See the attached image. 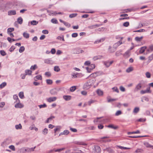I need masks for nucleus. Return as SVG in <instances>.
<instances>
[{
  "mask_svg": "<svg viewBox=\"0 0 153 153\" xmlns=\"http://www.w3.org/2000/svg\"><path fill=\"white\" fill-rule=\"evenodd\" d=\"M77 14L76 13H73L70 14L69 16V17L70 18H73L76 17L77 15Z\"/></svg>",
  "mask_w": 153,
  "mask_h": 153,
  "instance_id": "nucleus-46",
  "label": "nucleus"
},
{
  "mask_svg": "<svg viewBox=\"0 0 153 153\" xmlns=\"http://www.w3.org/2000/svg\"><path fill=\"white\" fill-rule=\"evenodd\" d=\"M104 40V39H100V40H97L96 41H95L94 42V43L95 44L98 43L99 42H102Z\"/></svg>",
  "mask_w": 153,
  "mask_h": 153,
  "instance_id": "nucleus-47",
  "label": "nucleus"
},
{
  "mask_svg": "<svg viewBox=\"0 0 153 153\" xmlns=\"http://www.w3.org/2000/svg\"><path fill=\"white\" fill-rule=\"evenodd\" d=\"M38 23V22L35 20H33L31 22V24L33 25H36Z\"/></svg>",
  "mask_w": 153,
  "mask_h": 153,
  "instance_id": "nucleus-42",
  "label": "nucleus"
},
{
  "mask_svg": "<svg viewBox=\"0 0 153 153\" xmlns=\"http://www.w3.org/2000/svg\"><path fill=\"white\" fill-rule=\"evenodd\" d=\"M108 128H113L115 129H117L118 128V126H114L113 125H109L108 126Z\"/></svg>",
  "mask_w": 153,
  "mask_h": 153,
  "instance_id": "nucleus-24",
  "label": "nucleus"
},
{
  "mask_svg": "<svg viewBox=\"0 0 153 153\" xmlns=\"http://www.w3.org/2000/svg\"><path fill=\"white\" fill-rule=\"evenodd\" d=\"M78 73H77L76 74L74 73L72 74V78H76L77 77V75L78 74Z\"/></svg>",
  "mask_w": 153,
  "mask_h": 153,
  "instance_id": "nucleus-54",
  "label": "nucleus"
},
{
  "mask_svg": "<svg viewBox=\"0 0 153 153\" xmlns=\"http://www.w3.org/2000/svg\"><path fill=\"white\" fill-rule=\"evenodd\" d=\"M147 51H148L152 52L153 51V45H150L149 48L147 49Z\"/></svg>",
  "mask_w": 153,
  "mask_h": 153,
  "instance_id": "nucleus-23",
  "label": "nucleus"
},
{
  "mask_svg": "<svg viewBox=\"0 0 153 153\" xmlns=\"http://www.w3.org/2000/svg\"><path fill=\"white\" fill-rule=\"evenodd\" d=\"M70 129L71 131L73 132H76L77 131L76 129L75 128H70Z\"/></svg>",
  "mask_w": 153,
  "mask_h": 153,
  "instance_id": "nucleus-63",
  "label": "nucleus"
},
{
  "mask_svg": "<svg viewBox=\"0 0 153 153\" xmlns=\"http://www.w3.org/2000/svg\"><path fill=\"white\" fill-rule=\"evenodd\" d=\"M130 55V50H128L123 54V56L125 58H128Z\"/></svg>",
  "mask_w": 153,
  "mask_h": 153,
  "instance_id": "nucleus-9",
  "label": "nucleus"
},
{
  "mask_svg": "<svg viewBox=\"0 0 153 153\" xmlns=\"http://www.w3.org/2000/svg\"><path fill=\"white\" fill-rule=\"evenodd\" d=\"M17 103L15 105V107L16 108H21L24 107V105L20 102H17Z\"/></svg>",
  "mask_w": 153,
  "mask_h": 153,
  "instance_id": "nucleus-6",
  "label": "nucleus"
},
{
  "mask_svg": "<svg viewBox=\"0 0 153 153\" xmlns=\"http://www.w3.org/2000/svg\"><path fill=\"white\" fill-rule=\"evenodd\" d=\"M13 98L14 100H15L16 102H20V100L18 98V96L16 95H14Z\"/></svg>",
  "mask_w": 153,
  "mask_h": 153,
  "instance_id": "nucleus-21",
  "label": "nucleus"
},
{
  "mask_svg": "<svg viewBox=\"0 0 153 153\" xmlns=\"http://www.w3.org/2000/svg\"><path fill=\"white\" fill-rule=\"evenodd\" d=\"M69 133V132L68 130H65L63 132L60 133L59 136H60L62 135H67Z\"/></svg>",
  "mask_w": 153,
  "mask_h": 153,
  "instance_id": "nucleus-15",
  "label": "nucleus"
},
{
  "mask_svg": "<svg viewBox=\"0 0 153 153\" xmlns=\"http://www.w3.org/2000/svg\"><path fill=\"white\" fill-rule=\"evenodd\" d=\"M17 21L19 24H21L22 23L23 19L21 17H20L17 19Z\"/></svg>",
  "mask_w": 153,
  "mask_h": 153,
  "instance_id": "nucleus-26",
  "label": "nucleus"
},
{
  "mask_svg": "<svg viewBox=\"0 0 153 153\" xmlns=\"http://www.w3.org/2000/svg\"><path fill=\"white\" fill-rule=\"evenodd\" d=\"M39 106L40 108H42L46 107L47 106V105L45 104H44L43 105H39Z\"/></svg>",
  "mask_w": 153,
  "mask_h": 153,
  "instance_id": "nucleus-55",
  "label": "nucleus"
},
{
  "mask_svg": "<svg viewBox=\"0 0 153 153\" xmlns=\"http://www.w3.org/2000/svg\"><path fill=\"white\" fill-rule=\"evenodd\" d=\"M54 70L56 72H59L60 71V69L58 66H56L54 67Z\"/></svg>",
  "mask_w": 153,
  "mask_h": 153,
  "instance_id": "nucleus-31",
  "label": "nucleus"
},
{
  "mask_svg": "<svg viewBox=\"0 0 153 153\" xmlns=\"http://www.w3.org/2000/svg\"><path fill=\"white\" fill-rule=\"evenodd\" d=\"M19 97L21 99H23L24 98V95L23 92H20L19 94Z\"/></svg>",
  "mask_w": 153,
  "mask_h": 153,
  "instance_id": "nucleus-36",
  "label": "nucleus"
},
{
  "mask_svg": "<svg viewBox=\"0 0 153 153\" xmlns=\"http://www.w3.org/2000/svg\"><path fill=\"white\" fill-rule=\"evenodd\" d=\"M25 75H29L31 74L32 73V71L29 70H26L25 71Z\"/></svg>",
  "mask_w": 153,
  "mask_h": 153,
  "instance_id": "nucleus-35",
  "label": "nucleus"
},
{
  "mask_svg": "<svg viewBox=\"0 0 153 153\" xmlns=\"http://www.w3.org/2000/svg\"><path fill=\"white\" fill-rule=\"evenodd\" d=\"M63 97L65 100L68 101L71 100V97L70 96L65 95Z\"/></svg>",
  "mask_w": 153,
  "mask_h": 153,
  "instance_id": "nucleus-18",
  "label": "nucleus"
},
{
  "mask_svg": "<svg viewBox=\"0 0 153 153\" xmlns=\"http://www.w3.org/2000/svg\"><path fill=\"white\" fill-rule=\"evenodd\" d=\"M61 127L60 126H58L57 127V128H56L54 129V131L55 134L54 135L55 136L56 134V132L57 131H60L61 129Z\"/></svg>",
  "mask_w": 153,
  "mask_h": 153,
  "instance_id": "nucleus-22",
  "label": "nucleus"
},
{
  "mask_svg": "<svg viewBox=\"0 0 153 153\" xmlns=\"http://www.w3.org/2000/svg\"><path fill=\"white\" fill-rule=\"evenodd\" d=\"M122 44V42L120 41L116 43H115L113 46V47L115 48H116L117 47H118L119 45Z\"/></svg>",
  "mask_w": 153,
  "mask_h": 153,
  "instance_id": "nucleus-13",
  "label": "nucleus"
},
{
  "mask_svg": "<svg viewBox=\"0 0 153 153\" xmlns=\"http://www.w3.org/2000/svg\"><path fill=\"white\" fill-rule=\"evenodd\" d=\"M14 29L13 28H9L7 29V33H10L14 31Z\"/></svg>",
  "mask_w": 153,
  "mask_h": 153,
  "instance_id": "nucleus-40",
  "label": "nucleus"
},
{
  "mask_svg": "<svg viewBox=\"0 0 153 153\" xmlns=\"http://www.w3.org/2000/svg\"><path fill=\"white\" fill-rule=\"evenodd\" d=\"M8 15L10 16L15 15L16 14V12L15 10H11L9 11L8 12Z\"/></svg>",
  "mask_w": 153,
  "mask_h": 153,
  "instance_id": "nucleus-12",
  "label": "nucleus"
},
{
  "mask_svg": "<svg viewBox=\"0 0 153 153\" xmlns=\"http://www.w3.org/2000/svg\"><path fill=\"white\" fill-rule=\"evenodd\" d=\"M64 25L66 26L67 27H70V26H71V25L70 24L68 23V22H65V23H64Z\"/></svg>",
  "mask_w": 153,
  "mask_h": 153,
  "instance_id": "nucleus-58",
  "label": "nucleus"
},
{
  "mask_svg": "<svg viewBox=\"0 0 153 153\" xmlns=\"http://www.w3.org/2000/svg\"><path fill=\"white\" fill-rule=\"evenodd\" d=\"M45 75L48 76H50L51 75V73L49 72H47L45 73Z\"/></svg>",
  "mask_w": 153,
  "mask_h": 153,
  "instance_id": "nucleus-61",
  "label": "nucleus"
},
{
  "mask_svg": "<svg viewBox=\"0 0 153 153\" xmlns=\"http://www.w3.org/2000/svg\"><path fill=\"white\" fill-rule=\"evenodd\" d=\"M45 63L47 64H52L54 62L50 59H47L44 60Z\"/></svg>",
  "mask_w": 153,
  "mask_h": 153,
  "instance_id": "nucleus-8",
  "label": "nucleus"
},
{
  "mask_svg": "<svg viewBox=\"0 0 153 153\" xmlns=\"http://www.w3.org/2000/svg\"><path fill=\"white\" fill-rule=\"evenodd\" d=\"M139 108L138 107H136L134 109L133 112L135 113H137L139 111Z\"/></svg>",
  "mask_w": 153,
  "mask_h": 153,
  "instance_id": "nucleus-27",
  "label": "nucleus"
},
{
  "mask_svg": "<svg viewBox=\"0 0 153 153\" xmlns=\"http://www.w3.org/2000/svg\"><path fill=\"white\" fill-rule=\"evenodd\" d=\"M51 22L54 24H57L58 22L57 20L55 19H53L51 20Z\"/></svg>",
  "mask_w": 153,
  "mask_h": 153,
  "instance_id": "nucleus-48",
  "label": "nucleus"
},
{
  "mask_svg": "<svg viewBox=\"0 0 153 153\" xmlns=\"http://www.w3.org/2000/svg\"><path fill=\"white\" fill-rule=\"evenodd\" d=\"M56 99L57 97H50L47 99V101L49 102H51L56 101Z\"/></svg>",
  "mask_w": 153,
  "mask_h": 153,
  "instance_id": "nucleus-4",
  "label": "nucleus"
},
{
  "mask_svg": "<svg viewBox=\"0 0 153 153\" xmlns=\"http://www.w3.org/2000/svg\"><path fill=\"white\" fill-rule=\"evenodd\" d=\"M95 151L97 153L100 152L101 151V149L100 146H97L95 147Z\"/></svg>",
  "mask_w": 153,
  "mask_h": 153,
  "instance_id": "nucleus-17",
  "label": "nucleus"
},
{
  "mask_svg": "<svg viewBox=\"0 0 153 153\" xmlns=\"http://www.w3.org/2000/svg\"><path fill=\"white\" fill-rule=\"evenodd\" d=\"M42 33L45 34H47L48 33V31L47 30H43L42 31Z\"/></svg>",
  "mask_w": 153,
  "mask_h": 153,
  "instance_id": "nucleus-64",
  "label": "nucleus"
},
{
  "mask_svg": "<svg viewBox=\"0 0 153 153\" xmlns=\"http://www.w3.org/2000/svg\"><path fill=\"white\" fill-rule=\"evenodd\" d=\"M15 128L17 129H21L22 128V126L21 124H20L19 125H16Z\"/></svg>",
  "mask_w": 153,
  "mask_h": 153,
  "instance_id": "nucleus-45",
  "label": "nucleus"
},
{
  "mask_svg": "<svg viewBox=\"0 0 153 153\" xmlns=\"http://www.w3.org/2000/svg\"><path fill=\"white\" fill-rule=\"evenodd\" d=\"M23 36L25 38L28 39L29 37V34L27 33L24 32L23 33Z\"/></svg>",
  "mask_w": 153,
  "mask_h": 153,
  "instance_id": "nucleus-25",
  "label": "nucleus"
},
{
  "mask_svg": "<svg viewBox=\"0 0 153 153\" xmlns=\"http://www.w3.org/2000/svg\"><path fill=\"white\" fill-rule=\"evenodd\" d=\"M94 81L92 79H90L88 80L84 85L83 87L84 88L86 89H89L91 86L94 84Z\"/></svg>",
  "mask_w": 153,
  "mask_h": 153,
  "instance_id": "nucleus-1",
  "label": "nucleus"
},
{
  "mask_svg": "<svg viewBox=\"0 0 153 153\" xmlns=\"http://www.w3.org/2000/svg\"><path fill=\"white\" fill-rule=\"evenodd\" d=\"M76 89V86H73L71 87L70 88V91L71 92L74 91Z\"/></svg>",
  "mask_w": 153,
  "mask_h": 153,
  "instance_id": "nucleus-39",
  "label": "nucleus"
},
{
  "mask_svg": "<svg viewBox=\"0 0 153 153\" xmlns=\"http://www.w3.org/2000/svg\"><path fill=\"white\" fill-rule=\"evenodd\" d=\"M110 96H108L107 97L108 102H111L112 101H116L117 100V99H110Z\"/></svg>",
  "mask_w": 153,
  "mask_h": 153,
  "instance_id": "nucleus-14",
  "label": "nucleus"
},
{
  "mask_svg": "<svg viewBox=\"0 0 153 153\" xmlns=\"http://www.w3.org/2000/svg\"><path fill=\"white\" fill-rule=\"evenodd\" d=\"M97 94L100 96H102L103 94V91L100 89H98L97 91Z\"/></svg>",
  "mask_w": 153,
  "mask_h": 153,
  "instance_id": "nucleus-19",
  "label": "nucleus"
},
{
  "mask_svg": "<svg viewBox=\"0 0 153 153\" xmlns=\"http://www.w3.org/2000/svg\"><path fill=\"white\" fill-rule=\"evenodd\" d=\"M15 47L14 46H12L10 49V52H12L15 49Z\"/></svg>",
  "mask_w": 153,
  "mask_h": 153,
  "instance_id": "nucleus-60",
  "label": "nucleus"
},
{
  "mask_svg": "<svg viewBox=\"0 0 153 153\" xmlns=\"http://www.w3.org/2000/svg\"><path fill=\"white\" fill-rule=\"evenodd\" d=\"M146 48L147 47L146 46L141 47L139 51V53L141 54L143 53L145 51Z\"/></svg>",
  "mask_w": 153,
  "mask_h": 153,
  "instance_id": "nucleus-11",
  "label": "nucleus"
},
{
  "mask_svg": "<svg viewBox=\"0 0 153 153\" xmlns=\"http://www.w3.org/2000/svg\"><path fill=\"white\" fill-rule=\"evenodd\" d=\"M143 38V36H141L140 37H136L135 38V40L137 41H140Z\"/></svg>",
  "mask_w": 153,
  "mask_h": 153,
  "instance_id": "nucleus-34",
  "label": "nucleus"
},
{
  "mask_svg": "<svg viewBox=\"0 0 153 153\" xmlns=\"http://www.w3.org/2000/svg\"><path fill=\"white\" fill-rule=\"evenodd\" d=\"M103 150L105 151H107L109 152V153H112V150L110 148H107L105 149L103 148Z\"/></svg>",
  "mask_w": 153,
  "mask_h": 153,
  "instance_id": "nucleus-16",
  "label": "nucleus"
},
{
  "mask_svg": "<svg viewBox=\"0 0 153 153\" xmlns=\"http://www.w3.org/2000/svg\"><path fill=\"white\" fill-rule=\"evenodd\" d=\"M150 87L148 88L146 90H142L140 91V93L143 94L146 93H150L151 91H150Z\"/></svg>",
  "mask_w": 153,
  "mask_h": 153,
  "instance_id": "nucleus-7",
  "label": "nucleus"
},
{
  "mask_svg": "<svg viewBox=\"0 0 153 153\" xmlns=\"http://www.w3.org/2000/svg\"><path fill=\"white\" fill-rule=\"evenodd\" d=\"M46 82L48 84L51 85L53 83L52 80L50 79L46 80Z\"/></svg>",
  "mask_w": 153,
  "mask_h": 153,
  "instance_id": "nucleus-44",
  "label": "nucleus"
},
{
  "mask_svg": "<svg viewBox=\"0 0 153 153\" xmlns=\"http://www.w3.org/2000/svg\"><path fill=\"white\" fill-rule=\"evenodd\" d=\"M146 136H129V137L132 138H137L140 137H146Z\"/></svg>",
  "mask_w": 153,
  "mask_h": 153,
  "instance_id": "nucleus-41",
  "label": "nucleus"
},
{
  "mask_svg": "<svg viewBox=\"0 0 153 153\" xmlns=\"http://www.w3.org/2000/svg\"><path fill=\"white\" fill-rule=\"evenodd\" d=\"M120 91L123 92H124L125 91V88L122 86H121L120 87Z\"/></svg>",
  "mask_w": 153,
  "mask_h": 153,
  "instance_id": "nucleus-56",
  "label": "nucleus"
},
{
  "mask_svg": "<svg viewBox=\"0 0 153 153\" xmlns=\"http://www.w3.org/2000/svg\"><path fill=\"white\" fill-rule=\"evenodd\" d=\"M100 25L96 24L95 25H92L91 26H88V28L90 29H93L95 28L96 27H98L100 26Z\"/></svg>",
  "mask_w": 153,
  "mask_h": 153,
  "instance_id": "nucleus-10",
  "label": "nucleus"
},
{
  "mask_svg": "<svg viewBox=\"0 0 153 153\" xmlns=\"http://www.w3.org/2000/svg\"><path fill=\"white\" fill-rule=\"evenodd\" d=\"M48 129L45 128L44 130H43L42 133L44 135H46L48 134Z\"/></svg>",
  "mask_w": 153,
  "mask_h": 153,
  "instance_id": "nucleus-33",
  "label": "nucleus"
},
{
  "mask_svg": "<svg viewBox=\"0 0 153 153\" xmlns=\"http://www.w3.org/2000/svg\"><path fill=\"white\" fill-rule=\"evenodd\" d=\"M145 31V30L143 29H140L139 30L134 31V32H143Z\"/></svg>",
  "mask_w": 153,
  "mask_h": 153,
  "instance_id": "nucleus-51",
  "label": "nucleus"
},
{
  "mask_svg": "<svg viewBox=\"0 0 153 153\" xmlns=\"http://www.w3.org/2000/svg\"><path fill=\"white\" fill-rule=\"evenodd\" d=\"M133 70V68L132 67H130L128 68L126 70V72L127 73H129L130 72L132 71Z\"/></svg>",
  "mask_w": 153,
  "mask_h": 153,
  "instance_id": "nucleus-32",
  "label": "nucleus"
},
{
  "mask_svg": "<svg viewBox=\"0 0 153 153\" xmlns=\"http://www.w3.org/2000/svg\"><path fill=\"white\" fill-rule=\"evenodd\" d=\"M9 148L10 149L12 150L13 151H15V147L13 145H11L9 146Z\"/></svg>",
  "mask_w": 153,
  "mask_h": 153,
  "instance_id": "nucleus-50",
  "label": "nucleus"
},
{
  "mask_svg": "<svg viewBox=\"0 0 153 153\" xmlns=\"http://www.w3.org/2000/svg\"><path fill=\"white\" fill-rule=\"evenodd\" d=\"M0 53L3 56H4L6 55V53L4 50L0 51Z\"/></svg>",
  "mask_w": 153,
  "mask_h": 153,
  "instance_id": "nucleus-49",
  "label": "nucleus"
},
{
  "mask_svg": "<svg viewBox=\"0 0 153 153\" xmlns=\"http://www.w3.org/2000/svg\"><path fill=\"white\" fill-rule=\"evenodd\" d=\"M34 79L35 81H37L38 79L41 80L42 79V76L40 75L34 77Z\"/></svg>",
  "mask_w": 153,
  "mask_h": 153,
  "instance_id": "nucleus-20",
  "label": "nucleus"
},
{
  "mask_svg": "<svg viewBox=\"0 0 153 153\" xmlns=\"http://www.w3.org/2000/svg\"><path fill=\"white\" fill-rule=\"evenodd\" d=\"M47 12L49 13V14L50 15H51V14L56 15L57 14V13L56 12H53V11H50L49 10H47Z\"/></svg>",
  "mask_w": 153,
  "mask_h": 153,
  "instance_id": "nucleus-28",
  "label": "nucleus"
},
{
  "mask_svg": "<svg viewBox=\"0 0 153 153\" xmlns=\"http://www.w3.org/2000/svg\"><path fill=\"white\" fill-rule=\"evenodd\" d=\"M101 58H102V56H94L93 58V59H94V60H98V59H101Z\"/></svg>",
  "mask_w": 153,
  "mask_h": 153,
  "instance_id": "nucleus-29",
  "label": "nucleus"
},
{
  "mask_svg": "<svg viewBox=\"0 0 153 153\" xmlns=\"http://www.w3.org/2000/svg\"><path fill=\"white\" fill-rule=\"evenodd\" d=\"M140 133V131L139 130H137L135 131H133L132 132H129L128 133V134L129 135L131 134H138Z\"/></svg>",
  "mask_w": 153,
  "mask_h": 153,
  "instance_id": "nucleus-37",
  "label": "nucleus"
},
{
  "mask_svg": "<svg viewBox=\"0 0 153 153\" xmlns=\"http://www.w3.org/2000/svg\"><path fill=\"white\" fill-rule=\"evenodd\" d=\"M129 22H124L123 24V25L125 27H127L129 25Z\"/></svg>",
  "mask_w": 153,
  "mask_h": 153,
  "instance_id": "nucleus-52",
  "label": "nucleus"
},
{
  "mask_svg": "<svg viewBox=\"0 0 153 153\" xmlns=\"http://www.w3.org/2000/svg\"><path fill=\"white\" fill-rule=\"evenodd\" d=\"M37 68V65H33V66H31L30 68V69L31 70H35L36 68Z\"/></svg>",
  "mask_w": 153,
  "mask_h": 153,
  "instance_id": "nucleus-43",
  "label": "nucleus"
},
{
  "mask_svg": "<svg viewBox=\"0 0 153 153\" xmlns=\"http://www.w3.org/2000/svg\"><path fill=\"white\" fill-rule=\"evenodd\" d=\"M112 89L114 90V91L117 93H118L119 92V90L117 87H113L112 88Z\"/></svg>",
  "mask_w": 153,
  "mask_h": 153,
  "instance_id": "nucleus-57",
  "label": "nucleus"
},
{
  "mask_svg": "<svg viewBox=\"0 0 153 153\" xmlns=\"http://www.w3.org/2000/svg\"><path fill=\"white\" fill-rule=\"evenodd\" d=\"M7 85L6 83L5 82H3L1 85H0V88H2L4 87Z\"/></svg>",
  "mask_w": 153,
  "mask_h": 153,
  "instance_id": "nucleus-38",
  "label": "nucleus"
},
{
  "mask_svg": "<svg viewBox=\"0 0 153 153\" xmlns=\"http://www.w3.org/2000/svg\"><path fill=\"white\" fill-rule=\"evenodd\" d=\"M25 50V47L24 46H22L20 47L19 50V51L20 53H21L23 52Z\"/></svg>",
  "mask_w": 153,
  "mask_h": 153,
  "instance_id": "nucleus-30",
  "label": "nucleus"
},
{
  "mask_svg": "<svg viewBox=\"0 0 153 153\" xmlns=\"http://www.w3.org/2000/svg\"><path fill=\"white\" fill-rule=\"evenodd\" d=\"M146 77L148 78H149L150 77L151 75L150 73L149 72H147L146 74Z\"/></svg>",
  "mask_w": 153,
  "mask_h": 153,
  "instance_id": "nucleus-59",
  "label": "nucleus"
},
{
  "mask_svg": "<svg viewBox=\"0 0 153 153\" xmlns=\"http://www.w3.org/2000/svg\"><path fill=\"white\" fill-rule=\"evenodd\" d=\"M59 91V90L58 88H55L51 90L50 92L52 95H56L57 94Z\"/></svg>",
  "mask_w": 153,
  "mask_h": 153,
  "instance_id": "nucleus-3",
  "label": "nucleus"
},
{
  "mask_svg": "<svg viewBox=\"0 0 153 153\" xmlns=\"http://www.w3.org/2000/svg\"><path fill=\"white\" fill-rule=\"evenodd\" d=\"M143 82V81H140L139 83L137 85L134 89V91H137L140 90L142 87Z\"/></svg>",
  "mask_w": 153,
  "mask_h": 153,
  "instance_id": "nucleus-2",
  "label": "nucleus"
},
{
  "mask_svg": "<svg viewBox=\"0 0 153 153\" xmlns=\"http://www.w3.org/2000/svg\"><path fill=\"white\" fill-rule=\"evenodd\" d=\"M122 114V112L121 111H118L115 113L116 116H118Z\"/></svg>",
  "mask_w": 153,
  "mask_h": 153,
  "instance_id": "nucleus-53",
  "label": "nucleus"
},
{
  "mask_svg": "<svg viewBox=\"0 0 153 153\" xmlns=\"http://www.w3.org/2000/svg\"><path fill=\"white\" fill-rule=\"evenodd\" d=\"M78 36V34L77 33H74L72 34L71 36L73 37H76Z\"/></svg>",
  "mask_w": 153,
  "mask_h": 153,
  "instance_id": "nucleus-62",
  "label": "nucleus"
},
{
  "mask_svg": "<svg viewBox=\"0 0 153 153\" xmlns=\"http://www.w3.org/2000/svg\"><path fill=\"white\" fill-rule=\"evenodd\" d=\"M113 62L114 61H112L110 62L105 61L104 62V64L106 67L108 68L109 67L110 65L113 63Z\"/></svg>",
  "mask_w": 153,
  "mask_h": 153,
  "instance_id": "nucleus-5",
  "label": "nucleus"
}]
</instances>
